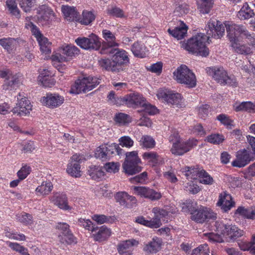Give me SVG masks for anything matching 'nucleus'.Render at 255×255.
Segmentation results:
<instances>
[{
  "label": "nucleus",
  "instance_id": "1",
  "mask_svg": "<svg viewBox=\"0 0 255 255\" xmlns=\"http://www.w3.org/2000/svg\"><path fill=\"white\" fill-rule=\"evenodd\" d=\"M207 35L204 33H198L189 39L185 45V49L189 52L206 57L209 54V49L205 43L210 36L215 38H220L225 33V26L222 22L215 18H211L207 24Z\"/></svg>",
  "mask_w": 255,
  "mask_h": 255
},
{
  "label": "nucleus",
  "instance_id": "2",
  "mask_svg": "<svg viewBox=\"0 0 255 255\" xmlns=\"http://www.w3.org/2000/svg\"><path fill=\"white\" fill-rule=\"evenodd\" d=\"M225 26L226 28L227 36L230 41L239 40V37L249 40L250 44L255 46V38L243 25H239L232 21H225Z\"/></svg>",
  "mask_w": 255,
  "mask_h": 255
},
{
  "label": "nucleus",
  "instance_id": "3",
  "mask_svg": "<svg viewBox=\"0 0 255 255\" xmlns=\"http://www.w3.org/2000/svg\"><path fill=\"white\" fill-rule=\"evenodd\" d=\"M174 79L179 84L189 88L196 86L197 79L194 73L185 65H181L173 72Z\"/></svg>",
  "mask_w": 255,
  "mask_h": 255
},
{
  "label": "nucleus",
  "instance_id": "4",
  "mask_svg": "<svg viewBox=\"0 0 255 255\" xmlns=\"http://www.w3.org/2000/svg\"><path fill=\"white\" fill-rule=\"evenodd\" d=\"M101 79L96 77H88L78 79L71 87L70 93L78 94L80 93H86L93 89L100 83Z\"/></svg>",
  "mask_w": 255,
  "mask_h": 255
},
{
  "label": "nucleus",
  "instance_id": "5",
  "mask_svg": "<svg viewBox=\"0 0 255 255\" xmlns=\"http://www.w3.org/2000/svg\"><path fill=\"white\" fill-rule=\"evenodd\" d=\"M102 54H110L112 55V60L114 62L118 72L123 70V66L129 63V59L127 52L118 48H104Z\"/></svg>",
  "mask_w": 255,
  "mask_h": 255
},
{
  "label": "nucleus",
  "instance_id": "6",
  "mask_svg": "<svg viewBox=\"0 0 255 255\" xmlns=\"http://www.w3.org/2000/svg\"><path fill=\"white\" fill-rule=\"evenodd\" d=\"M217 230L223 235L225 241L228 242H234L244 234V232L236 226L223 223L218 225Z\"/></svg>",
  "mask_w": 255,
  "mask_h": 255
},
{
  "label": "nucleus",
  "instance_id": "7",
  "mask_svg": "<svg viewBox=\"0 0 255 255\" xmlns=\"http://www.w3.org/2000/svg\"><path fill=\"white\" fill-rule=\"evenodd\" d=\"M126 158L123 164V169L126 174L132 175L141 171L142 167L137 164L140 162L136 151L127 152Z\"/></svg>",
  "mask_w": 255,
  "mask_h": 255
},
{
  "label": "nucleus",
  "instance_id": "8",
  "mask_svg": "<svg viewBox=\"0 0 255 255\" xmlns=\"http://www.w3.org/2000/svg\"><path fill=\"white\" fill-rule=\"evenodd\" d=\"M213 72V78L220 84L237 86L236 79L234 77L229 76L227 71L223 67L214 68Z\"/></svg>",
  "mask_w": 255,
  "mask_h": 255
},
{
  "label": "nucleus",
  "instance_id": "9",
  "mask_svg": "<svg viewBox=\"0 0 255 255\" xmlns=\"http://www.w3.org/2000/svg\"><path fill=\"white\" fill-rule=\"evenodd\" d=\"M77 44L84 49L98 50L101 47V42L97 36L92 34L89 38H78L75 40Z\"/></svg>",
  "mask_w": 255,
  "mask_h": 255
},
{
  "label": "nucleus",
  "instance_id": "10",
  "mask_svg": "<svg viewBox=\"0 0 255 255\" xmlns=\"http://www.w3.org/2000/svg\"><path fill=\"white\" fill-rule=\"evenodd\" d=\"M19 93L17 96L18 102L16 106L12 110L14 114H17L19 116H26L29 114L32 110V105L30 101L25 97Z\"/></svg>",
  "mask_w": 255,
  "mask_h": 255
},
{
  "label": "nucleus",
  "instance_id": "11",
  "mask_svg": "<svg viewBox=\"0 0 255 255\" xmlns=\"http://www.w3.org/2000/svg\"><path fill=\"white\" fill-rule=\"evenodd\" d=\"M40 101L43 105L51 109H54L60 107L63 104L64 98L57 93L47 94L46 96H44L41 99Z\"/></svg>",
  "mask_w": 255,
  "mask_h": 255
},
{
  "label": "nucleus",
  "instance_id": "12",
  "mask_svg": "<svg viewBox=\"0 0 255 255\" xmlns=\"http://www.w3.org/2000/svg\"><path fill=\"white\" fill-rule=\"evenodd\" d=\"M133 190L136 194L152 201L159 200L161 197L160 193L156 192L149 187L133 186Z\"/></svg>",
  "mask_w": 255,
  "mask_h": 255
},
{
  "label": "nucleus",
  "instance_id": "13",
  "mask_svg": "<svg viewBox=\"0 0 255 255\" xmlns=\"http://www.w3.org/2000/svg\"><path fill=\"white\" fill-rule=\"evenodd\" d=\"M253 158L249 151L245 149L240 150L237 152L236 159L232 162V165L234 167H243L253 160Z\"/></svg>",
  "mask_w": 255,
  "mask_h": 255
},
{
  "label": "nucleus",
  "instance_id": "14",
  "mask_svg": "<svg viewBox=\"0 0 255 255\" xmlns=\"http://www.w3.org/2000/svg\"><path fill=\"white\" fill-rule=\"evenodd\" d=\"M157 97L159 99L163 100L169 104L176 105L177 107H181V97L179 93L160 91L157 94Z\"/></svg>",
  "mask_w": 255,
  "mask_h": 255
},
{
  "label": "nucleus",
  "instance_id": "15",
  "mask_svg": "<svg viewBox=\"0 0 255 255\" xmlns=\"http://www.w3.org/2000/svg\"><path fill=\"white\" fill-rule=\"evenodd\" d=\"M235 205V203L233 201L232 197L227 192L224 191L220 194L217 206L220 207L223 211L227 212Z\"/></svg>",
  "mask_w": 255,
  "mask_h": 255
},
{
  "label": "nucleus",
  "instance_id": "16",
  "mask_svg": "<svg viewBox=\"0 0 255 255\" xmlns=\"http://www.w3.org/2000/svg\"><path fill=\"white\" fill-rule=\"evenodd\" d=\"M51 202L57 206L59 208L68 210L71 207L68 205L67 199L66 195L58 192H56L49 197Z\"/></svg>",
  "mask_w": 255,
  "mask_h": 255
},
{
  "label": "nucleus",
  "instance_id": "17",
  "mask_svg": "<svg viewBox=\"0 0 255 255\" xmlns=\"http://www.w3.org/2000/svg\"><path fill=\"white\" fill-rule=\"evenodd\" d=\"M127 106L134 108L142 107L145 105L146 99L138 93H130L126 95Z\"/></svg>",
  "mask_w": 255,
  "mask_h": 255
},
{
  "label": "nucleus",
  "instance_id": "18",
  "mask_svg": "<svg viewBox=\"0 0 255 255\" xmlns=\"http://www.w3.org/2000/svg\"><path fill=\"white\" fill-rule=\"evenodd\" d=\"M103 38L106 41L103 42L101 45L100 53H103V49L108 48H114L118 46V44L115 41L116 37L115 35L110 30L105 29L103 30Z\"/></svg>",
  "mask_w": 255,
  "mask_h": 255
},
{
  "label": "nucleus",
  "instance_id": "19",
  "mask_svg": "<svg viewBox=\"0 0 255 255\" xmlns=\"http://www.w3.org/2000/svg\"><path fill=\"white\" fill-rule=\"evenodd\" d=\"M191 220L198 223H203L207 220L214 217L212 215V213L203 209H196L193 212H191Z\"/></svg>",
  "mask_w": 255,
  "mask_h": 255
},
{
  "label": "nucleus",
  "instance_id": "20",
  "mask_svg": "<svg viewBox=\"0 0 255 255\" xmlns=\"http://www.w3.org/2000/svg\"><path fill=\"white\" fill-rule=\"evenodd\" d=\"M235 215L248 219H255V206L246 208L239 206L235 212Z\"/></svg>",
  "mask_w": 255,
  "mask_h": 255
},
{
  "label": "nucleus",
  "instance_id": "21",
  "mask_svg": "<svg viewBox=\"0 0 255 255\" xmlns=\"http://www.w3.org/2000/svg\"><path fill=\"white\" fill-rule=\"evenodd\" d=\"M162 243L160 239L158 238H153L151 241L145 245L143 250L148 254H155L160 250Z\"/></svg>",
  "mask_w": 255,
  "mask_h": 255
},
{
  "label": "nucleus",
  "instance_id": "22",
  "mask_svg": "<svg viewBox=\"0 0 255 255\" xmlns=\"http://www.w3.org/2000/svg\"><path fill=\"white\" fill-rule=\"evenodd\" d=\"M137 244L138 242L134 240L126 241L119 246L118 252L121 255H131L132 247Z\"/></svg>",
  "mask_w": 255,
  "mask_h": 255
},
{
  "label": "nucleus",
  "instance_id": "23",
  "mask_svg": "<svg viewBox=\"0 0 255 255\" xmlns=\"http://www.w3.org/2000/svg\"><path fill=\"white\" fill-rule=\"evenodd\" d=\"M200 169L198 165L195 166H185L181 169L183 174L188 180L196 179Z\"/></svg>",
  "mask_w": 255,
  "mask_h": 255
},
{
  "label": "nucleus",
  "instance_id": "24",
  "mask_svg": "<svg viewBox=\"0 0 255 255\" xmlns=\"http://www.w3.org/2000/svg\"><path fill=\"white\" fill-rule=\"evenodd\" d=\"M19 84L18 76L12 73L9 75L2 85V89L5 91L14 89Z\"/></svg>",
  "mask_w": 255,
  "mask_h": 255
},
{
  "label": "nucleus",
  "instance_id": "25",
  "mask_svg": "<svg viewBox=\"0 0 255 255\" xmlns=\"http://www.w3.org/2000/svg\"><path fill=\"white\" fill-rule=\"evenodd\" d=\"M188 27L185 24L181 22V25L176 27L174 29H168V32L170 34L177 39H181L184 37L187 34Z\"/></svg>",
  "mask_w": 255,
  "mask_h": 255
},
{
  "label": "nucleus",
  "instance_id": "26",
  "mask_svg": "<svg viewBox=\"0 0 255 255\" xmlns=\"http://www.w3.org/2000/svg\"><path fill=\"white\" fill-rule=\"evenodd\" d=\"M61 9L65 18L68 21H74L78 17L79 13L74 7L63 5Z\"/></svg>",
  "mask_w": 255,
  "mask_h": 255
},
{
  "label": "nucleus",
  "instance_id": "27",
  "mask_svg": "<svg viewBox=\"0 0 255 255\" xmlns=\"http://www.w3.org/2000/svg\"><path fill=\"white\" fill-rule=\"evenodd\" d=\"M189 151V147L186 145L185 142L181 143L179 139L173 143L171 148L172 153L177 155H182Z\"/></svg>",
  "mask_w": 255,
  "mask_h": 255
},
{
  "label": "nucleus",
  "instance_id": "28",
  "mask_svg": "<svg viewBox=\"0 0 255 255\" xmlns=\"http://www.w3.org/2000/svg\"><path fill=\"white\" fill-rule=\"evenodd\" d=\"M135 221L137 223L151 228H158L161 225V221L157 218H154L151 220H147L143 216H139L136 219Z\"/></svg>",
  "mask_w": 255,
  "mask_h": 255
},
{
  "label": "nucleus",
  "instance_id": "29",
  "mask_svg": "<svg viewBox=\"0 0 255 255\" xmlns=\"http://www.w3.org/2000/svg\"><path fill=\"white\" fill-rule=\"evenodd\" d=\"M146 49V48L144 44L138 41L134 43L131 48V50L133 55L139 58H143L145 56Z\"/></svg>",
  "mask_w": 255,
  "mask_h": 255
},
{
  "label": "nucleus",
  "instance_id": "30",
  "mask_svg": "<svg viewBox=\"0 0 255 255\" xmlns=\"http://www.w3.org/2000/svg\"><path fill=\"white\" fill-rule=\"evenodd\" d=\"M239 40L230 41L231 46L234 51L240 54L248 55L252 53L251 49L244 44L241 45L238 42Z\"/></svg>",
  "mask_w": 255,
  "mask_h": 255
},
{
  "label": "nucleus",
  "instance_id": "31",
  "mask_svg": "<svg viewBox=\"0 0 255 255\" xmlns=\"http://www.w3.org/2000/svg\"><path fill=\"white\" fill-rule=\"evenodd\" d=\"M254 15L253 10L250 8L247 3H245L238 12L237 16L241 20H245L252 17Z\"/></svg>",
  "mask_w": 255,
  "mask_h": 255
},
{
  "label": "nucleus",
  "instance_id": "32",
  "mask_svg": "<svg viewBox=\"0 0 255 255\" xmlns=\"http://www.w3.org/2000/svg\"><path fill=\"white\" fill-rule=\"evenodd\" d=\"M213 0H197L198 8L203 14L208 13L213 5Z\"/></svg>",
  "mask_w": 255,
  "mask_h": 255
},
{
  "label": "nucleus",
  "instance_id": "33",
  "mask_svg": "<svg viewBox=\"0 0 255 255\" xmlns=\"http://www.w3.org/2000/svg\"><path fill=\"white\" fill-rule=\"evenodd\" d=\"M111 235L110 230L105 226H102L96 234H93L94 240L102 242L106 240Z\"/></svg>",
  "mask_w": 255,
  "mask_h": 255
},
{
  "label": "nucleus",
  "instance_id": "34",
  "mask_svg": "<svg viewBox=\"0 0 255 255\" xmlns=\"http://www.w3.org/2000/svg\"><path fill=\"white\" fill-rule=\"evenodd\" d=\"M38 81L41 85L45 87H51L54 86L55 81L51 76L46 75V73H42L38 77Z\"/></svg>",
  "mask_w": 255,
  "mask_h": 255
},
{
  "label": "nucleus",
  "instance_id": "35",
  "mask_svg": "<svg viewBox=\"0 0 255 255\" xmlns=\"http://www.w3.org/2000/svg\"><path fill=\"white\" fill-rule=\"evenodd\" d=\"M80 164L77 162L69 163L68 164L66 171L71 176L77 178L81 176Z\"/></svg>",
  "mask_w": 255,
  "mask_h": 255
},
{
  "label": "nucleus",
  "instance_id": "36",
  "mask_svg": "<svg viewBox=\"0 0 255 255\" xmlns=\"http://www.w3.org/2000/svg\"><path fill=\"white\" fill-rule=\"evenodd\" d=\"M236 112L246 111L250 113H255V104L251 102H243L239 105L235 106Z\"/></svg>",
  "mask_w": 255,
  "mask_h": 255
},
{
  "label": "nucleus",
  "instance_id": "37",
  "mask_svg": "<svg viewBox=\"0 0 255 255\" xmlns=\"http://www.w3.org/2000/svg\"><path fill=\"white\" fill-rule=\"evenodd\" d=\"M99 64L103 69L113 72H118V69L116 68L115 65L114 64L113 60L111 61L108 58H102L99 60Z\"/></svg>",
  "mask_w": 255,
  "mask_h": 255
},
{
  "label": "nucleus",
  "instance_id": "38",
  "mask_svg": "<svg viewBox=\"0 0 255 255\" xmlns=\"http://www.w3.org/2000/svg\"><path fill=\"white\" fill-rule=\"evenodd\" d=\"M53 189V185L50 182H43L40 186H38L35 191L43 196L48 195Z\"/></svg>",
  "mask_w": 255,
  "mask_h": 255
},
{
  "label": "nucleus",
  "instance_id": "39",
  "mask_svg": "<svg viewBox=\"0 0 255 255\" xmlns=\"http://www.w3.org/2000/svg\"><path fill=\"white\" fill-rule=\"evenodd\" d=\"M17 220L25 225H30L33 223V218L32 215L22 212L16 215Z\"/></svg>",
  "mask_w": 255,
  "mask_h": 255
},
{
  "label": "nucleus",
  "instance_id": "40",
  "mask_svg": "<svg viewBox=\"0 0 255 255\" xmlns=\"http://www.w3.org/2000/svg\"><path fill=\"white\" fill-rule=\"evenodd\" d=\"M79 49L75 46L67 45L61 49V53L67 56L72 57L78 55L79 53Z\"/></svg>",
  "mask_w": 255,
  "mask_h": 255
},
{
  "label": "nucleus",
  "instance_id": "41",
  "mask_svg": "<svg viewBox=\"0 0 255 255\" xmlns=\"http://www.w3.org/2000/svg\"><path fill=\"white\" fill-rule=\"evenodd\" d=\"M58 238L61 243L63 244H71L76 243V239L71 231L63 235H60Z\"/></svg>",
  "mask_w": 255,
  "mask_h": 255
},
{
  "label": "nucleus",
  "instance_id": "42",
  "mask_svg": "<svg viewBox=\"0 0 255 255\" xmlns=\"http://www.w3.org/2000/svg\"><path fill=\"white\" fill-rule=\"evenodd\" d=\"M38 41L40 50L42 53L48 54L51 52V43L48 42V39L42 36L40 38H38Z\"/></svg>",
  "mask_w": 255,
  "mask_h": 255
},
{
  "label": "nucleus",
  "instance_id": "43",
  "mask_svg": "<svg viewBox=\"0 0 255 255\" xmlns=\"http://www.w3.org/2000/svg\"><path fill=\"white\" fill-rule=\"evenodd\" d=\"M210 253L208 245L204 244L193 250L191 255H210Z\"/></svg>",
  "mask_w": 255,
  "mask_h": 255
},
{
  "label": "nucleus",
  "instance_id": "44",
  "mask_svg": "<svg viewBox=\"0 0 255 255\" xmlns=\"http://www.w3.org/2000/svg\"><path fill=\"white\" fill-rule=\"evenodd\" d=\"M198 177L200 178V183L204 184H212L214 182L213 178L205 170L202 169H200Z\"/></svg>",
  "mask_w": 255,
  "mask_h": 255
},
{
  "label": "nucleus",
  "instance_id": "45",
  "mask_svg": "<svg viewBox=\"0 0 255 255\" xmlns=\"http://www.w3.org/2000/svg\"><path fill=\"white\" fill-rule=\"evenodd\" d=\"M6 5L8 8L10 13L16 16L17 18L20 17V11L17 7V4L15 0H7L6 1Z\"/></svg>",
  "mask_w": 255,
  "mask_h": 255
},
{
  "label": "nucleus",
  "instance_id": "46",
  "mask_svg": "<svg viewBox=\"0 0 255 255\" xmlns=\"http://www.w3.org/2000/svg\"><path fill=\"white\" fill-rule=\"evenodd\" d=\"M115 121L120 125H127L131 122L130 117L124 113H119L115 117Z\"/></svg>",
  "mask_w": 255,
  "mask_h": 255
},
{
  "label": "nucleus",
  "instance_id": "47",
  "mask_svg": "<svg viewBox=\"0 0 255 255\" xmlns=\"http://www.w3.org/2000/svg\"><path fill=\"white\" fill-rule=\"evenodd\" d=\"M140 145L145 148H153L155 145V141L150 136L143 135L139 140Z\"/></svg>",
  "mask_w": 255,
  "mask_h": 255
},
{
  "label": "nucleus",
  "instance_id": "48",
  "mask_svg": "<svg viewBox=\"0 0 255 255\" xmlns=\"http://www.w3.org/2000/svg\"><path fill=\"white\" fill-rule=\"evenodd\" d=\"M208 142L214 144H219L225 140L223 135L216 133L212 134L206 137V139Z\"/></svg>",
  "mask_w": 255,
  "mask_h": 255
},
{
  "label": "nucleus",
  "instance_id": "49",
  "mask_svg": "<svg viewBox=\"0 0 255 255\" xmlns=\"http://www.w3.org/2000/svg\"><path fill=\"white\" fill-rule=\"evenodd\" d=\"M106 148L105 145H102L98 147L95 152V156L96 158L99 159L102 161L107 160L106 155Z\"/></svg>",
  "mask_w": 255,
  "mask_h": 255
},
{
  "label": "nucleus",
  "instance_id": "50",
  "mask_svg": "<svg viewBox=\"0 0 255 255\" xmlns=\"http://www.w3.org/2000/svg\"><path fill=\"white\" fill-rule=\"evenodd\" d=\"M128 194L125 192H118L115 195L116 201L122 206L128 207L127 197Z\"/></svg>",
  "mask_w": 255,
  "mask_h": 255
},
{
  "label": "nucleus",
  "instance_id": "51",
  "mask_svg": "<svg viewBox=\"0 0 255 255\" xmlns=\"http://www.w3.org/2000/svg\"><path fill=\"white\" fill-rule=\"evenodd\" d=\"M8 246L13 251L19 253L21 255H30L26 248L17 243L10 242L8 244Z\"/></svg>",
  "mask_w": 255,
  "mask_h": 255
},
{
  "label": "nucleus",
  "instance_id": "52",
  "mask_svg": "<svg viewBox=\"0 0 255 255\" xmlns=\"http://www.w3.org/2000/svg\"><path fill=\"white\" fill-rule=\"evenodd\" d=\"M88 172L90 176L94 179L100 178L104 175V171L96 166L90 167Z\"/></svg>",
  "mask_w": 255,
  "mask_h": 255
},
{
  "label": "nucleus",
  "instance_id": "53",
  "mask_svg": "<svg viewBox=\"0 0 255 255\" xmlns=\"http://www.w3.org/2000/svg\"><path fill=\"white\" fill-rule=\"evenodd\" d=\"M204 235L207 238V239L212 243H221L224 242L225 240H224L222 237L218 234L214 233H209L204 234Z\"/></svg>",
  "mask_w": 255,
  "mask_h": 255
},
{
  "label": "nucleus",
  "instance_id": "54",
  "mask_svg": "<svg viewBox=\"0 0 255 255\" xmlns=\"http://www.w3.org/2000/svg\"><path fill=\"white\" fill-rule=\"evenodd\" d=\"M189 11V6L186 3H182L177 6L174 11L175 15L180 16L187 14Z\"/></svg>",
  "mask_w": 255,
  "mask_h": 255
},
{
  "label": "nucleus",
  "instance_id": "55",
  "mask_svg": "<svg viewBox=\"0 0 255 255\" xmlns=\"http://www.w3.org/2000/svg\"><path fill=\"white\" fill-rule=\"evenodd\" d=\"M22 10L25 12L30 11L35 0H17Z\"/></svg>",
  "mask_w": 255,
  "mask_h": 255
},
{
  "label": "nucleus",
  "instance_id": "56",
  "mask_svg": "<svg viewBox=\"0 0 255 255\" xmlns=\"http://www.w3.org/2000/svg\"><path fill=\"white\" fill-rule=\"evenodd\" d=\"M31 172V167L26 164L23 165L17 172V175L20 179L24 180Z\"/></svg>",
  "mask_w": 255,
  "mask_h": 255
},
{
  "label": "nucleus",
  "instance_id": "57",
  "mask_svg": "<svg viewBox=\"0 0 255 255\" xmlns=\"http://www.w3.org/2000/svg\"><path fill=\"white\" fill-rule=\"evenodd\" d=\"M83 17L81 21V23L88 25L95 19L94 14L91 11H84L83 12Z\"/></svg>",
  "mask_w": 255,
  "mask_h": 255
},
{
  "label": "nucleus",
  "instance_id": "58",
  "mask_svg": "<svg viewBox=\"0 0 255 255\" xmlns=\"http://www.w3.org/2000/svg\"><path fill=\"white\" fill-rule=\"evenodd\" d=\"M14 41H15V39L11 38L0 39V45L8 52H10L11 50V45Z\"/></svg>",
  "mask_w": 255,
  "mask_h": 255
},
{
  "label": "nucleus",
  "instance_id": "59",
  "mask_svg": "<svg viewBox=\"0 0 255 255\" xmlns=\"http://www.w3.org/2000/svg\"><path fill=\"white\" fill-rule=\"evenodd\" d=\"M25 27L27 29H30L32 34L35 35L38 40L43 36L40 32L38 28L31 22L25 24Z\"/></svg>",
  "mask_w": 255,
  "mask_h": 255
},
{
  "label": "nucleus",
  "instance_id": "60",
  "mask_svg": "<svg viewBox=\"0 0 255 255\" xmlns=\"http://www.w3.org/2000/svg\"><path fill=\"white\" fill-rule=\"evenodd\" d=\"M133 140L128 136H124L119 139V144L123 147L129 148L133 144Z\"/></svg>",
  "mask_w": 255,
  "mask_h": 255
},
{
  "label": "nucleus",
  "instance_id": "61",
  "mask_svg": "<svg viewBox=\"0 0 255 255\" xmlns=\"http://www.w3.org/2000/svg\"><path fill=\"white\" fill-rule=\"evenodd\" d=\"M106 171L110 173H116L119 171V164L114 162L106 163L104 166Z\"/></svg>",
  "mask_w": 255,
  "mask_h": 255
},
{
  "label": "nucleus",
  "instance_id": "62",
  "mask_svg": "<svg viewBox=\"0 0 255 255\" xmlns=\"http://www.w3.org/2000/svg\"><path fill=\"white\" fill-rule=\"evenodd\" d=\"M210 109V106L207 104L200 106L199 108V116L202 119L206 118L211 111Z\"/></svg>",
  "mask_w": 255,
  "mask_h": 255
},
{
  "label": "nucleus",
  "instance_id": "63",
  "mask_svg": "<svg viewBox=\"0 0 255 255\" xmlns=\"http://www.w3.org/2000/svg\"><path fill=\"white\" fill-rule=\"evenodd\" d=\"M216 119L225 126L227 127L232 126V123L233 121L225 114L219 115L217 117Z\"/></svg>",
  "mask_w": 255,
  "mask_h": 255
},
{
  "label": "nucleus",
  "instance_id": "64",
  "mask_svg": "<svg viewBox=\"0 0 255 255\" xmlns=\"http://www.w3.org/2000/svg\"><path fill=\"white\" fill-rule=\"evenodd\" d=\"M185 187L186 189V191L194 194L197 193L200 190L197 185L194 184L191 181L187 183L186 185H185Z\"/></svg>",
  "mask_w": 255,
  "mask_h": 255
}]
</instances>
